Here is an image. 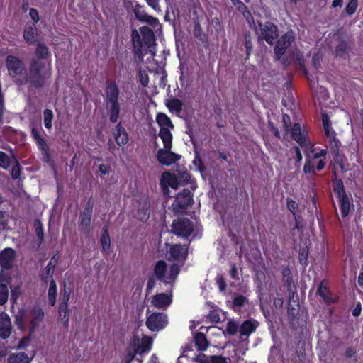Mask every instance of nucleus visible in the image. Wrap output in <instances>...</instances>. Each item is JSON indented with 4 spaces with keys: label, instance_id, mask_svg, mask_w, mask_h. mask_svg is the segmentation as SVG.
<instances>
[{
    "label": "nucleus",
    "instance_id": "1",
    "mask_svg": "<svg viewBox=\"0 0 363 363\" xmlns=\"http://www.w3.org/2000/svg\"><path fill=\"white\" fill-rule=\"evenodd\" d=\"M133 51L140 59L147 54L155 55L156 39L155 33L150 28L142 26L140 32L133 29L131 33Z\"/></svg>",
    "mask_w": 363,
    "mask_h": 363
},
{
    "label": "nucleus",
    "instance_id": "2",
    "mask_svg": "<svg viewBox=\"0 0 363 363\" xmlns=\"http://www.w3.org/2000/svg\"><path fill=\"white\" fill-rule=\"evenodd\" d=\"M104 91V100L108 112L109 121L112 123H116L119 119L121 113L119 86L114 79H107L105 82Z\"/></svg>",
    "mask_w": 363,
    "mask_h": 363
},
{
    "label": "nucleus",
    "instance_id": "3",
    "mask_svg": "<svg viewBox=\"0 0 363 363\" xmlns=\"http://www.w3.org/2000/svg\"><path fill=\"white\" fill-rule=\"evenodd\" d=\"M5 65L9 76L17 85H26L28 83V72L20 58L9 55L6 58Z\"/></svg>",
    "mask_w": 363,
    "mask_h": 363
},
{
    "label": "nucleus",
    "instance_id": "4",
    "mask_svg": "<svg viewBox=\"0 0 363 363\" xmlns=\"http://www.w3.org/2000/svg\"><path fill=\"white\" fill-rule=\"evenodd\" d=\"M45 64L35 58L30 61L28 68V82L30 86L40 89L45 84L47 72L44 71Z\"/></svg>",
    "mask_w": 363,
    "mask_h": 363
},
{
    "label": "nucleus",
    "instance_id": "5",
    "mask_svg": "<svg viewBox=\"0 0 363 363\" xmlns=\"http://www.w3.org/2000/svg\"><path fill=\"white\" fill-rule=\"evenodd\" d=\"M332 182L333 190L337 196L341 216L343 218H346L350 213L352 198L347 196L341 179H337L335 177Z\"/></svg>",
    "mask_w": 363,
    "mask_h": 363
},
{
    "label": "nucleus",
    "instance_id": "6",
    "mask_svg": "<svg viewBox=\"0 0 363 363\" xmlns=\"http://www.w3.org/2000/svg\"><path fill=\"white\" fill-rule=\"evenodd\" d=\"M156 122L160 127L158 136L161 138L163 143L169 145L170 140L173 139L171 130L174 128L172 120L167 114L158 113L156 116Z\"/></svg>",
    "mask_w": 363,
    "mask_h": 363
},
{
    "label": "nucleus",
    "instance_id": "7",
    "mask_svg": "<svg viewBox=\"0 0 363 363\" xmlns=\"http://www.w3.org/2000/svg\"><path fill=\"white\" fill-rule=\"evenodd\" d=\"M194 223L186 217H179L172 224V232L177 236L189 238L194 230Z\"/></svg>",
    "mask_w": 363,
    "mask_h": 363
},
{
    "label": "nucleus",
    "instance_id": "8",
    "mask_svg": "<svg viewBox=\"0 0 363 363\" xmlns=\"http://www.w3.org/2000/svg\"><path fill=\"white\" fill-rule=\"evenodd\" d=\"M194 203L193 194L188 189L178 193L172 204L174 212L184 213Z\"/></svg>",
    "mask_w": 363,
    "mask_h": 363
},
{
    "label": "nucleus",
    "instance_id": "9",
    "mask_svg": "<svg viewBox=\"0 0 363 363\" xmlns=\"http://www.w3.org/2000/svg\"><path fill=\"white\" fill-rule=\"evenodd\" d=\"M164 148L159 149L157 152L158 162L165 166H169L179 161L181 156L171 151L172 147V140H170L169 145L163 143Z\"/></svg>",
    "mask_w": 363,
    "mask_h": 363
},
{
    "label": "nucleus",
    "instance_id": "10",
    "mask_svg": "<svg viewBox=\"0 0 363 363\" xmlns=\"http://www.w3.org/2000/svg\"><path fill=\"white\" fill-rule=\"evenodd\" d=\"M337 40L338 44L335 48L334 53L336 57L345 58L350 52L354 41L350 35L342 34L337 35Z\"/></svg>",
    "mask_w": 363,
    "mask_h": 363
},
{
    "label": "nucleus",
    "instance_id": "11",
    "mask_svg": "<svg viewBox=\"0 0 363 363\" xmlns=\"http://www.w3.org/2000/svg\"><path fill=\"white\" fill-rule=\"evenodd\" d=\"M145 324L150 330L157 332L167 325V317L163 313H153L147 317Z\"/></svg>",
    "mask_w": 363,
    "mask_h": 363
},
{
    "label": "nucleus",
    "instance_id": "12",
    "mask_svg": "<svg viewBox=\"0 0 363 363\" xmlns=\"http://www.w3.org/2000/svg\"><path fill=\"white\" fill-rule=\"evenodd\" d=\"M320 155H319L318 152H315L313 154L311 157L309 153L306 154V162L303 166V172L305 174H315V170L321 171L324 169L325 166V158L320 159L316 165H315V160L320 158Z\"/></svg>",
    "mask_w": 363,
    "mask_h": 363
},
{
    "label": "nucleus",
    "instance_id": "13",
    "mask_svg": "<svg viewBox=\"0 0 363 363\" xmlns=\"http://www.w3.org/2000/svg\"><path fill=\"white\" fill-rule=\"evenodd\" d=\"M294 40V36L288 33L284 34L277 40L274 49V57L276 60H279L281 59L287 48L291 45Z\"/></svg>",
    "mask_w": 363,
    "mask_h": 363
},
{
    "label": "nucleus",
    "instance_id": "14",
    "mask_svg": "<svg viewBox=\"0 0 363 363\" xmlns=\"http://www.w3.org/2000/svg\"><path fill=\"white\" fill-rule=\"evenodd\" d=\"M30 135L38 149L42 152L43 157L45 158L44 161L48 162L50 159V155L46 140L41 136L39 130L35 127H32Z\"/></svg>",
    "mask_w": 363,
    "mask_h": 363
},
{
    "label": "nucleus",
    "instance_id": "15",
    "mask_svg": "<svg viewBox=\"0 0 363 363\" xmlns=\"http://www.w3.org/2000/svg\"><path fill=\"white\" fill-rule=\"evenodd\" d=\"M290 129L291 130L292 138L297 142L301 147H306L310 144L308 133L305 128H301L300 123H294Z\"/></svg>",
    "mask_w": 363,
    "mask_h": 363
},
{
    "label": "nucleus",
    "instance_id": "16",
    "mask_svg": "<svg viewBox=\"0 0 363 363\" xmlns=\"http://www.w3.org/2000/svg\"><path fill=\"white\" fill-rule=\"evenodd\" d=\"M260 27V38L272 45L278 37L276 24H258Z\"/></svg>",
    "mask_w": 363,
    "mask_h": 363
},
{
    "label": "nucleus",
    "instance_id": "17",
    "mask_svg": "<svg viewBox=\"0 0 363 363\" xmlns=\"http://www.w3.org/2000/svg\"><path fill=\"white\" fill-rule=\"evenodd\" d=\"M16 252L11 247H6L0 252V266L2 269L9 270L13 268V262L16 258Z\"/></svg>",
    "mask_w": 363,
    "mask_h": 363
},
{
    "label": "nucleus",
    "instance_id": "18",
    "mask_svg": "<svg viewBox=\"0 0 363 363\" xmlns=\"http://www.w3.org/2000/svg\"><path fill=\"white\" fill-rule=\"evenodd\" d=\"M150 213V201L146 197L138 201V208L136 217L138 220L145 222L148 220Z\"/></svg>",
    "mask_w": 363,
    "mask_h": 363
},
{
    "label": "nucleus",
    "instance_id": "19",
    "mask_svg": "<svg viewBox=\"0 0 363 363\" xmlns=\"http://www.w3.org/2000/svg\"><path fill=\"white\" fill-rule=\"evenodd\" d=\"M100 244L101 245V252L103 254L108 255L111 252V237L109 234V224H105L101 230Z\"/></svg>",
    "mask_w": 363,
    "mask_h": 363
},
{
    "label": "nucleus",
    "instance_id": "20",
    "mask_svg": "<svg viewBox=\"0 0 363 363\" xmlns=\"http://www.w3.org/2000/svg\"><path fill=\"white\" fill-rule=\"evenodd\" d=\"M328 284V281L326 279H323L317 289V294L323 299L326 305H330L335 303L336 300L333 298L332 292L330 291Z\"/></svg>",
    "mask_w": 363,
    "mask_h": 363
},
{
    "label": "nucleus",
    "instance_id": "21",
    "mask_svg": "<svg viewBox=\"0 0 363 363\" xmlns=\"http://www.w3.org/2000/svg\"><path fill=\"white\" fill-rule=\"evenodd\" d=\"M151 303L157 308L166 309L172 303V298L165 293H160L152 296Z\"/></svg>",
    "mask_w": 363,
    "mask_h": 363
},
{
    "label": "nucleus",
    "instance_id": "22",
    "mask_svg": "<svg viewBox=\"0 0 363 363\" xmlns=\"http://www.w3.org/2000/svg\"><path fill=\"white\" fill-rule=\"evenodd\" d=\"M169 253L174 260H185L188 255L187 247L181 244L172 245Z\"/></svg>",
    "mask_w": 363,
    "mask_h": 363
},
{
    "label": "nucleus",
    "instance_id": "23",
    "mask_svg": "<svg viewBox=\"0 0 363 363\" xmlns=\"http://www.w3.org/2000/svg\"><path fill=\"white\" fill-rule=\"evenodd\" d=\"M113 135L115 141L119 146L126 145L129 140L128 135L121 122L116 125L113 131Z\"/></svg>",
    "mask_w": 363,
    "mask_h": 363
},
{
    "label": "nucleus",
    "instance_id": "24",
    "mask_svg": "<svg viewBox=\"0 0 363 363\" xmlns=\"http://www.w3.org/2000/svg\"><path fill=\"white\" fill-rule=\"evenodd\" d=\"M31 315L32 320L30 321V332L33 333L43 320L45 313L40 306H35L31 310Z\"/></svg>",
    "mask_w": 363,
    "mask_h": 363
},
{
    "label": "nucleus",
    "instance_id": "25",
    "mask_svg": "<svg viewBox=\"0 0 363 363\" xmlns=\"http://www.w3.org/2000/svg\"><path fill=\"white\" fill-rule=\"evenodd\" d=\"M258 322L254 319H249L243 321L239 328V333L242 337H249L255 332L258 327Z\"/></svg>",
    "mask_w": 363,
    "mask_h": 363
},
{
    "label": "nucleus",
    "instance_id": "26",
    "mask_svg": "<svg viewBox=\"0 0 363 363\" xmlns=\"http://www.w3.org/2000/svg\"><path fill=\"white\" fill-rule=\"evenodd\" d=\"M328 140V146L333 153L334 161L342 167V157L340 155V143L339 140L336 138V136L334 138H330Z\"/></svg>",
    "mask_w": 363,
    "mask_h": 363
},
{
    "label": "nucleus",
    "instance_id": "27",
    "mask_svg": "<svg viewBox=\"0 0 363 363\" xmlns=\"http://www.w3.org/2000/svg\"><path fill=\"white\" fill-rule=\"evenodd\" d=\"M197 363H229L227 358L222 355L207 356L201 353L195 358Z\"/></svg>",
    "mask_w": 363,
    "mask_h": 363
},
{
    "label": "nucleus",
    "instance_id": "28",
    "mask_svg": "<svg viewBox=\"0 0 363 363\" xmlns=\"http://www.w3.org/2000/svg\"><path fill=\"white\" fill-rule=\"evenodd\" d=\"M23 38L29 45H34L38 42V32L35 24L25 28Z\"/></svg>",
    "mask_w": 363,
    "mask_h": 363
},
{
    "label": "nucleus",
    "instance_id": "29",
    "mask_svg": "<svg viewBox=\"0 0 363 363\" xmlns=\"http://www.w3.org/2000/svg\"><path fill=\"white\" fill-rule=\"evenodd\" d=\"M57 264V259L55 262H49L40 274V279L45 284H47L48 282H50V280L54 279L53 274Z\"/></svg>",
    "mask_w": 363,
    "mask_h": 363
},
{
    "label": "nucleus",
    "instance_id": "30",
    "mask_svg": "<svg viewBox=\"0 0 363 363\" xmlns=\"http://www.w3.org/2000/svg\"><path fill=\"white\" fill-rule=\"evenodd\" d=\"M11 322L8 317L0 315V337L3 339L9 337L11 335Z\"/></svg>",
    "mask_w": 363,
    "mask_h": 363
},
{
    "label": "nucleus",
    "instance_id": "31",
    "mask_svg": "<svg viewBox=\"0 0 363 363\" xmlns=\"http://www.w3.org/2000/svg\"><path fill=\"white\" fill-rule=\"evenodd\" d=\"M194 342L199 351H205L208 347V342L206 335L201 332H196L194 335Z\"/></svg>",
    "mask_w": 363,
    "mask_h": 363
},
{
    "label": "nucleus",
    "instance_id": "32",
    "mask_svg": "<svg viewBox=\"0 0 363 363\" xmlns=\"http://www.w3.org/2000/svg\"><path fill=\"white\" fill-rule=\"evenodd\" d=\"M134 13L137 19L144 23H158V20L147 15L139 5H135Z\"/></svg>",
    "mask_w": 363,
    "mask_h": 363
},
{
    "label": "nucleus",
    "instance_id": "33",
    "mask_svg": "<svg viewBox=\"0 0 363 363\" xmlns=\"http://www.w3.org/2000/svg\"><path fill=\"white\" fill-rule=\"evenodd\" d=\"M281 276L282 281L286 289L296 286L293 281L291 270L289 266L283 267L281 269Z\"/></svg>",
    "mask_w": 363,
    "mask_h": 363
},
{
    "label": "nucleus",
    "instance_id": "34",
    "mask_svg": "<svg viewBox=\"0 0 363 363\" xmlns=\"http://www.w3.org/2000/svg\"><path fill=\"white\" fill-rule=\"evenodd\" d=\"M8 363H30V358L25 352L11 353L8 357Z\"/></svg>",
    "mask_w": 363,
    "mask_h": 363
},
{
    "label": "nucleus",
    "instance_id": "35",
    "mask_svg": "<svg viewBox=\"0 0 363 363\" xmlns=\"http://www.w3.org/2000/svg\"><path fill=\"white\" fill-rule=\"evenodd\" d=\"M58 315L62 323V326L67 328L69 321V310L68 306L59 305L58 306Z\"/></svg>",
    "mask_w": 363,
    "mask_h": 363
},
{
    "label": "nucleus",
    "instance_id": "36",
    "mask_svg": "<svg viewBox=\"0 0 363 363\" xmlns=\"http://www.w3.org/2000/svg\"><path fill=\"white\" fill-rule=\"evenodd\" d=\"M166 106L170 112L179 113L182 111L184 104L182 100L172 98L167 101Z\"/></svg>",
    "mask_w": 363,
    "mask_h": 363
},
{
    "label": "nucleus",
    "instance_id": "37",
    "mask_svg": "<svg viewBox=\"0 0 363 363\" xmlns=\"http://www.w3.org/2000/svg\"><path fill=\"white\" fill-rule=\"evenodd\" d=\"M35 54L38 60H45L50 56L48 48L41 43H37Z\"/></svg>",
    "mask_w": 363,
    "mask_h": 363
},
{
    "label": "nucleus",
    "instance_id": "38",
    "mask_svg": "<svg viewBox=\"0 0 363 363\" xmlns=\"http://www.w3.org/2000/svg\"><path fill=\"white\" fill-rule=\"evenodd\" d=\"M57 294V286L54 279L50 280V286L48 293V303L50 306H54L56 303Z\"/></svg>",
    "mask_w": 363,
    "mask_h": 363
},
{
    "label": "nucleus",
    "instance_id": "39",
    "mask_svg": "<svg viewBox=\"0 0 363 363\" xmlns=\"http://www.w3.org/2000/svg\"><path fill=\"white\" fill-rule=\"evenodd\" d=\"M167 272V264L164 260L157 262L154 267V274L159 280L164 278Z\"/></svg>",
    "mask_w": 363,
    "mask_h": 363
},
{
    "label": "nucleus",
    "instance_id": "40",
    "mask_svg": "<svg viewBox=\"0 0 363 363\" xmlns=\"http://www.w3.org/2000/svg\"><path fill=\"white\" fill-rule=\"evenodd\" d=\"M194 37L200 40L205 48L208 47V37L205 33L202 31L201 24H194Z\"/></svg>",
    "mask_w": 363,
    "mask_h": 363
},
{
    "label": "nucleus",
    "instance_id": "41",
    "mask_svg": "<svg viewBox=\"0 0 363 363\" xmlns=\"http://www.w3.org/2000/svg\"><path fill=\"white\" fill-rule=\"evenodd\" d=\"M91 220V217L79 215V229L85 235H88L90 233Z\"/></svg>",
    "mask_w": 363,
    "mask_h": 363
},
{
    "label": "nucleus",
    "instance_id": "42",
    "mask_svg": "<svg viewBox=\"0 0 363 363\" xmlns=\"http://www.w3.org/2000/svg\"><path fill=\"white\" fill-rule=\"evenodd\" d=\"M140 354L143 353L149 352L152 348V340L150 337L144 335L141 340H140Z\"/></svg>",
    "mask_w": 363,
    "mask_h": 363
},
{
    "label": "nucleus",
    "instance_id": "43",
    "mask_svg": "<svg viewBox=\"0 0 363 363\" xmlns=\"http://www.w3.org/2000/svg\"><path fill=\"white\" fill-rule=\"evenodd\" d=\"M53 118L54 113L51 109L46 108L43 111V122L46 129L52 128Z\"/></svg>",
    "mask_w": 363,
    "mask_h": 363
},
{
    "label": "nucleus",
    "instance_id": "44",
    "mask_svg": "<svg viewBox=\"0 0 363 363\" xmlns=\"http://www.w3.org/2000/svg\"><path fill=\"white\" fill-rule=\"evenodd\" d=\"M308 249L307 247H300L298 251V262L303 267L306 268L308 264Z\"/></svg>",
    "mask_w": 363,
    "mask_h": 363
},
{
    "label": "nucleus",
    "instance_id": "45",
    "mask_svg": "<svg viewBox=\"0 0 363 363\" xmlns=\"http://www.w3.org/2000/svg\"><path fill=\"white\" fill-rule=\"evenodd\" d=\"M247 302V298L243 295H238L233 299V308L235 311L243 306Z\"/></svg>",
    "mask_w": 363,
    "mask_h": 363
},
{
    "label": "nucleus",
    "instance_id": "46",
    "mask_svg": "<svg viewBox=\"0 0 363 363\" xmlns=\"http://www.w3.org/2000/svg\"><path fill=\"white\" fill-rule=\"evenodd\" d=\"M15 164L12 166L11 168V178L13 180H17L20 178L21 174L22 167L19 164L18 160L13 156Z\"/></svg>",
    "mask_w": 363,
    "mask_h": 363
},
{
    "label": "nucleus",
    "instance_id": "47",
    "mask_svg": "<svg viewBox=\"0 0 363 363\" xmlns=\"http://www.w3.org/2000/svg\"><path fill=\"white\" fill-rule=\"evenodd\" d=\"M239 326L233 320H228L225 328V332L228 335L233 336L239 331Z\"/></svg>",
    "mask_w": 363,
    "mask_h": 363
},
{
    "label": "nucleus",
    "instance_id": "48",
    "mask_svg": "<svg viewBox=\"0 0 363 363\" xmlns=\"http://www.w3.org/2000/svg\"><path fill=\"white\" fill-rule=\"evenodd\" d=\"M287 209L293 214L298 215L299 204L292 199L287 197L286 199Z\"/></svg>",
    "mask_w": 363,
    "mask_h": 363
},
{
    "label": "nucleus",
    "instance_id": "49",
    "mask_svg": "<svg viewBox=\"0 0 363 363\" xmlns=\"http://www.w3.org/2000/svg\"><path fill=\"white\" fill-rule=\"evenodd\" d=\"M34 228L36 235L38 236L40 243H42L44 241V234H43V226L40 220H35L34 221Z\"/></svg>",
    "mask_w": 363,
    "mask_h": 363
},
{
    "label": "nucleus",
    "instance_id": "50",
    "mask_svg": "<svg viewBox=\"0 0 363 363\" xmlns=\"http://www.w3.org/2000/svg\"><path fill=\"white\" fill-rule=\"evenodd\" d=\"M9 298V289L5 284H0V306L4 305Z\"/></svg>",
    "mask_w": 363,
    "mask_h": 363
},
{
    "label": "nucleus",
    "instance_id": "51",
    "mask_svg": "<svg viewBox=\"0 0 363 363\" xmlns=\"http://www.w3.org/2000/svg\"><path fill=\"white\" fill-rule=\"evenodd\" d=\"M162 185L164 182H167L171 187L177 188L176 179L172 176V174L171 173L164 172L162 174Z\"/></svg>",
    "mask_w": 363,
    "mask_h": 363
},
{
    "label": "nucleus",
    "instance_id": "52",
    "mask_svg": "<svg viewBox=\"0 0 363 363\" xmlns=\"http://www.w3.org/2000/svg\"><path fill=\"white\" fill-rule=\"evenodd\" d=\"M11 166V160L9 155L3 151H0V167L7 169Z\"/></svg>",
    "mask_w": 363,
    "mask_h": 363
},
{
    "label": "nucleus",
    "instance_id": "53",
    "mask_svg": "<svg viewBox=\"0 0 363 363\" xmlns=\"http://www.w3.org/2000/svg\"><path fill=\"white\" fill-rule=\"evenodd\" d=\"M12 282L11 274L4 271V269L0 270V284H5L6 286Z\"/></svg>",
    "mask_w": 363,
    "mask_h": 363
},
{
    "label": "nucleus",
    "instance_id": "54",
    "mask_svg": "<svg viewBox=\"0 0 363 363\" xmlns=\"http://www.w3.org/2000/svg\"><path fill=\"white\" fill-rule=\"evenodd\" d=\"M93 206H94V201L92 198L89 199L87 201L85 207L83 210V211L80 213L82 216H92V212H93Z\"/></svg>",
    "mask_w": 363,
    "mask_h": 363
},
{
    "label": "nucleus",
    "instance_id": "55",
    "mask_svg": "<svg viewBox=\"0 0 363 363\" xmlns=\"http://www.w3.org/2000/svg\"><path fill=\"white\" fill-rule=\"evenodd\" d=\"M193 164L195 167H197L198 170L200 172H203L206 170V167L204 165L203 161L198 152H196L195 154V157L193 160Z\"/></svg>",
    "mask_w": 363,
    "mask_h": 363
},
{
    "label": "nucleus",
    "instance_id": "56",
    "mask_svg": "<svg viewBox=\"0 0 363 363\" xmlns=\"http://www.w3.org/2000/svg\"><path fill=\"white\" fill-rule=\"evenodd\" d=\"M71 293L72 289H67L66 287L65 283H64V290L62 296V301L60 303L59 305H65V306H68Z\"/></svg>",
    "mask_w": 363,
    "mask_h": 363
},
{
    "label": "nucleus",
    "instance_id": "57",
    "mask_svg": "<svg viewBox=\"0 0 363 363\" xmlns=\"http://www.w3.org/2000/svg\"><path fill=\"white\" fill-rule=\"evenodd\" d=\"M358 6L357 0H350L346 8L345 11L349 15H352L357 10Z\"/></svg>",
    "mask_w": 363,
    "mask_h": 363
},
{
    "label": "nucleus",
    "instance_id": "58",
    "mask_svg": "<svg viewBox=\"0 0 363 363\" xmlns=\"http://www.w3.org/2000/svg\"><path fill=\"white\" fill-rule=\"evenodd\" d=\"M128 348H130L132 350H136L137 353L140 354V338L137 335L133 337L130 346Z\"/></svg>",
    "mask_w": 363,
    "mask_h": 363
},
{
    "label": "nucleus",
    "instance_id": "59",
    "mask_svg": "<svg viewBox=\"0 0 363 363\" xmlns=\"http://www.w3.org/2000/svg\"><path fill=\"white\" fill-rule=\"evenodd\" d=\"M216 281L220 291L226 290L227 284L225 278L222 274H218L216 277Z\"/></svg>",
    "mask_w": 363,
    "mask_h": 363
},
{
    "label": "nucleus",
    "instance_id": "60",
    "mask_svg": "<svg viewBox=\"0 0 363 363\" xmlns=\"http://www.w3.org/2000/svg\"><path fill=\"white\" fill-rule=\"evenodd\" d=\"M282 123H283V128H284L286 133H287L290 130V128L292 127L291 123V118L288 114L284 113L282 115Z\"/></svg>",
    "mask_w": 363,
    "mask_h": 363
},
{
    "label": "nucleus",
    "instance_id": "61",
    "mask_svg": "<svg viewBox=\"0 0 363 363\" xmlns=\"http://www.w3.org/2000/svg\"><path fill=\"white\" fill-rule=\"evenodd\" d=\"M294 221H295V225H294V227L293 228V230L295 229L300 230V231L303 230V224L302 216L300 215H296V216H294Z\"/></svg>",
    "mask_w": 363,
    "mask_h": 363
},
{
    "label": "nucleus",
    "instance_id": "62",
    "mask_svg": "<svg viewBox=\"0 0 363 363\" xmlns=\"http://www.w3.org/2000/svg\"><path fill=\"white\" fill-rule=\"evenodd\" d=\"M137 354L138 353L136 350H132L130 348H127L125 363H131Z\"/></svg>",
    "mask_w": 363,
    "mask_h": 363
},
{
    "label": "nucleus",
    "instance_id": "63",
    "mask_svg": "<svg viewBox=\"0 0 363 363\" xmlns=\"http://www.w3.org/2000/svg\"><path fill=\"white\" fill-rule=\"evenodd\" d=\"M156 284L155 279L153 276L149 277L147 282L146 294H149L152 292Z\"/></svg>",
    "mask_w": 363,
    "mask_h": 363
},
{
    "label": "nucleus",
    "instance_id": "64",
    "mask_svg": "<svg viewBox=\"0 0 363 363\" xmlns=\"http://www.w3.org/2000/svg\"><path fill=\"white\" fill-rule=\"evenodd\" d=\"M357 354V350L354 347H347L345 350V357L347 359L355 357Z\"/></svg>",
    "mask_w": 363,
    "mask_h": 363
}]
</instances>
